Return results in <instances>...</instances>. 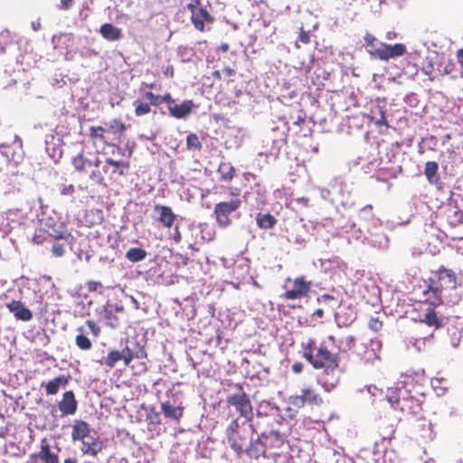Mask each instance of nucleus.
<instances>
[{
	"label": "nucleus",
	"mask_w": 463,
	"mask_h": 463,
	"mask_svg": "<svg viewBox=\"0 0 463 463\" xmlns=\"http://www.w3.org/2000/svg\"><path fill=\"white\" fill-rule=\"evenodd\" d=\"M380 349L381 344L378 341L361 342L355 346L354 354L365 364H373L380 359Z\"/></svg>",
	"instance_id": "nucleus-11"
},
{
	"label": "nucleus",
	"mask_w": 463,
	"mask_h": 463,
	"mask_svg": "<svg viewBox=\"0 0 463 463\" xmlns=\"http://www.w3.org/2000/svg\"><path fill=\"white\" fill-rule=\"evenodd\" d=\"M298 40L301 43H305V44L309 43V42H310L309 33L308 32H305V31H301L300 33H299V36H298Z\"/></svg>",
	"instance_id": "nucleus-55"
},
{
	"label": "nucleus",
	"mask_w": 463,
	"mask_h": 463,
	"mask_svg": "<svg viewBox=\"0 0 463 463\" xmlns=\"http://www.w3.org/2000/svg\"><path fill=\"white\" fill-rule=\"evenodd\" d=\"M86 287H87L89 291L94 292V291H97V290L100 289L102 288V284L99 281L89 280L86 283Z\"/></svg>",
	"instance_id": "nucleus-52"
},
{
	"label": "nucleus",
	"mask_w": 463,
	"mask_h": 463,
	"mask_svg": "<svg viewBox=\"0 0 463 463\" xmlns=\"http://www.w3.org/2000/svg\"><path fill=\"white\" fill-rule=\"evenodd\" d=\"M456 57L458 64L463 69V47L457 51Z\"/></svg>",
	"instance_id": "nucleus-60"
},
{
	"label": "nucleus",
	"mask_w": 463,
	"mask_h": 463,
	"mask_svg": "<svg viewBox=\"0 0 463 463\" xmlns=\"http://www.w3.org/2000/svg\"><path fill=\"white\" fill-rule=\"evenodd\" d=\"M77 335L75 336V344L79 349L89 351L92 348V343L86 335V329L80 326L76 328Z\"/></svg>",
	"instance_id": "nucleus-34"
},
{
	"label": "nucleus",
	"mask_w": 463,
	"mask_h": 463,
	"mask_svg": "<svg viewBox=\"0 0 463 463\" xmlns=\"http://www.w3.org/2000/svg\"><path fill=\"white\" fill-rule=\"evenodd\" d=\"M300 346L302 350V357L305 358L307 362H312L313 354H315L316 350L318 348L317 340L313 337H307L301 341Z\"/></svg>",
	"instance_id": "nucleus-32"
},
{
	"label": "nucleus",
	"mask_w": 463,
	"mask_h": 463,
	"mask_svg": "<svg viewBox=\"0 0 463 463\" xmlns=\"http://www.w3.org/2000/svg\"><path fill=\"white\" fill-rule=\"evenodd\" d=\"M186 148L193 151H201L202 143L195 133H191L186 137Z\"/></svg>",
	"instance_id": "nucleus-45"
},
{
	"label": "nucleus",
	"mask_w": 463,
	"mask_h": 463,
	"mask_svg": "<svg viewBox=\"0 0 463 463\" xmlns=\"http://www.w3.org/2000/svg\"><path fill=\"white\" fill-rule=\"evenodd\" d=\"M90 179L98 184H104V175L99 170H93L90 175Z\"/></svg>",
	"instance_id": "nucleus-49"
},
{
	"label": "nucleus",
	"mask_w": 463,
	"mask_h": 463,
	"mask_svg": "<svg viewBox=\"0 0 463 463\" xmlns=\"http://www.w3.org/2000/svg\"><path fill=\"white\" fill-rule=\"evenodd\" d=\"M334 299H335V298H334L333 296L329 295V294H324V295H322L321 297H319V298H317V300H318L319 302H324V303H326V302L332 301V300H334Z\"/></svg>",
	"instance_id": "nucleus-61"
},
{
	"label": "nucleus",
	"mask_w": 463,
	"mask_h": 463,
	"mask_svg": "<svg viewBox=\"0 0 463 463\" xmlns=\"http://www.w3.org/2000/svg\"><path fill=\"white\" fill-rule=\"evenodd\" d=\"M74 3V0H61V5L59 6L61 10H69Z\"/></svg>",
	"instance_id": "nucleus-58"
},
{
	"label": "nucleus",
	"mask_w": 463,
	"mask_h": 463,
	"mask_svg": "<svg viewBox=\"0 0 463 463\" xmlns=\"http://www.w3.org/2000/svg\"><path fill=\"white\" fill-rule=\"evenodd\" d=\"M369 117L371 121H373L376 127L389 128V124L385 117V111L382 106L376 105L375 107L372 108Z\"/></svg>",
	"instance_id": "nucleus-33"
},
{
	"label": "nucleus",
	"mask_w": 463,
	"mask_h": 463,
	"mask_svg": "<svg viewBox=\"0 0 463 463\" xmlns=\"http://www.w3.org/2000/svg\"><path fill=\"white\" fill-rule=\"evenodd\" d=\"M58 406L62 414H74L78 406L74 392L72 391H66L62 395V399L58 403Z\"/></svg>",
	"instance_id": "nucleus-23"
},
{
	"label": "nucleus",
	"mask_w": 463,
	"mask_h": 463,
	"mask_svg": "<svg viewBox=\"0 0 463 463\" xmlns=\"http://www.w3.org/2000/svg\"><path fill=\"white\" fill-rule=\"evenodd\" d=\"M439 165L435 161H428L425 164L424 175L428 182L431 184H438L439 183V175L438 173Z\"/></svg>",
	"instance_id": "nucleus-35"
},
{
	"label": "nucleus",
	"mask_w": 463,
	"mask_h": 463,
	"mask_svg": "<svg viewBox=\"0 0 463 463\" xmlns=\"http://www.w3.org/2000/svg\"><path fill=\"white\" fill-rule=\"evenodd\" d=\"M42 222V226L41 227H45L47 230H66L63 223L61 222H54L52 221L51 218H49L48 220H46L45 222H43V220L41 221Z\"/></svg>",
	"instance_id": "nucleus-47"
},
{
	"label": "nucleus",
	"mask_w": 463,
	"mask_h": 463,
	"mask_svg": "<svg viewBox=\"0 0 463 463\" xmlns=\"http://www.w3.org/2000/svg\"><path fill=\"white\" fill-rule=\"evenodd\" d=\"M311 287V281L307 280L304 276H299L292 280V288L286 289L281 297L287 300L306 298L310 292Z\"/></svg>",
	"instance_id": "nucleus-12"
},
{
	"label": "nucleus",
	"mask_w": 463,
	"mask_h": 463,
	"mask_svg": "<svg viewBox=\"0 0 463 463\" xmlns=\"http://www.w3.org/2000/svg\"><path fill=\"white\" fill-rule=\"evenodd\" d=\"M443 303V293L429 281V285L422 292V298L420 300L421 306L427 305L428 307H437Z\"/></svg>",
	"instance_id": "nucleus-17"
},
{
	"label": "nucleus",
	"mask_w": 463,
	"mask_h": 463,
	"mask_svg": "<svg viewBox=\"0 0 463 463\" xmlns=\"http://www.w3.org/2000/svg\"><path fill=\"white\" fill-rule=\"evenodd\" d=\"M196 108V105L194 103L192 99H184L181 104H175L169 109V114L175 118H186L189 117L194 109Z\"/></svg>",
	"instance_id": "nucleus-22"
},
{
	"label": "nucleus",
	"mask_w": 463,
	"mask_h": 463,
	"mask_svg": "<svg viewBox=\"0 0 463 463\" xmlns=\"http://www.w3.org/2000/svg\"><path fill=\"white\" fill-rule=\"evenodd\" d=\"M455 216L458 217V219H457L458 222L463 224V213H462V212L456 211L455 212Z\"/></svg>",
	"instance_id": "nucleus-63"
},
{
	"label": "nucleus",
	"mask_w": 463,
	"mask_h": 463,
	"mask_svg": "<svg viewBox=\"0 0 463 463\" xmlns=\"http://www.w3.org/2000/svg\"><path fill=\"white\" fill-rule=\"evenodd\" d=\"M124 310V307L122 306L120 307H113L110 305H108L107 307H104L103 308V317L104 320L106 322V325L111 328H117L119 326V318L114 314V312H122Z\"/></svg>",
	"instance_id": "nucleus-28"
},
{
	"label": "nucleus",
	"mask_w": 463,
	"mask_h": 463,
	"mask_svg": "<svg viewBox=\"0 0 463 463\" xmlns=\"http://www.w3.org/2000/svg\"><path fill=\"white\" fill-rule=\"evenodd\" d=\"M150 98L155 99L154 102H156V107L162 103H165L168 110L170 109V108H172L176 103L175 99H173L170 92H165L163 95H159V94L150 95Z\"/></svg>",
	"instance_id": "nucleus-41"
},
{
	"label": "nucleus",
	"mask_w": 463,
	"mask_h": 463,
	"mask_svg": "<svg viewBox=\"0 0 463 463\" xmlns=\"http://www.w3.org/2000/svg\"><path fill=\"white\" fill-rule=\"evenodd\" d=\"M358 344L359 343L356 342L353 335H347L340 341L339 349L343 352L353 350V353L354 354L355 346H357Z\"/></svg>",
	"instance_id": "nucleus-44"
},
{
	"label": "nucleus",
	"mask_w": 463,
	"mask_h": 463,
	"mask_svg": "<svg viewBox=\"0 0 463 463\" xmlns=\"http://www.w3.org/2000/svg\"><path fill=\"white\" fill-rule=\"evenodd\" d=\"M303 369H304V365L300 362H296L291 366L292 372L297 374L301 373L303 372Z\"/></svg>",
	"instance_id": "nucleus-57"
},
{
	"label": "nucleus",
	"mask_w": 463,
	"mask_h": 463,
	"mask_svg": "<svg viewBox=\"0 0 463 463\" xmlns=\"http://www.w3.org/2000/svg\"><path fill=\"white\" fill-rule=\"evenodd\" d=\"M105 164L113 167L112 174L118 173L120 176H124L130 167L129 162L117 161L110 157L105 159Z\"/></svg>",
	"instance_id": "nucleus-38"
},
{
	"label": "nucleus",
	"mask_w": 463,
	"mask_h": 463,
	"mask_svg": "<svg viewBox=\"0 0 463 463\" xmlns=\"http://www.w3.org/2000/svg\"><path fill=\"white\" fill-rule=\"evenodd\" d=\"M233 387L236 392L227 395V404L234 407L240 417L244 418L247 421H251L253 420L254 413L249 394L246 393L241 383H235Z\"/></svg>",
	"instance_id": "nucleus-5"
},
{
	"label": "nucleus",
	"mask_w": 463,
	"mask_h": 463,
	"mask_svg": "<svg viewBox=\"0 0 463 463\" xmlns=\"http://www.w3.org/2000/svg\"><path fill=\"white\" fill-rule=\"evenodd\" d=\"M219 181L231 183L236 175V169L230 162H221L217 167Z\"/></svg>",
	"instance_id": "nucleus-29"
},
{
	"label": "nucleus",
	"mask_w": 463,
	"mask_h": 463,
	"mask_svg": "<svg viewBox=\"0 0 463 463\" xmlns=\"http://www.w3.org/2000/svg\"><path fill=\"white\" fill-rule=\"evenodd\" d=\"M434 307H427L419 305L418 307V320L421 323L426 324L429 326L434 327L435 329L441 328L443 326L442 319L437 315Z\"/></svg>",
	"instance_id": "nucleus-16"
},
{
	"label": "nucleus",
	"mask_w": 463,
	"mask_h": 463,
	"mask_svg": "<svg viewBox=\"0 0 463 463\" xmlns=\"http://www.w3.org/2000/svg\"><path fill=\"white\" fill-rule=\"evenodd\" d=\"M120 360H122L121 352L113 349L109 352L104 361V364H106L109 368L112 369ZM99 364H102L103 362L99 361Z\"/></svg>",
	"instance_id": "nucleus-42"
},
{
	"label": "nucleus",
	"mask_w": 463,
	"mask_h": 463,
	"mask_svg": "<svg viewBox=\"0 0 463 463\" xmlns=\"http://www.w3.org/2000/svg\"><path fill=\"white\" fill-rule=\"evenodd\" d=\"M229 48H230V45L229 43H222L220 47H219V50L222 51V52H226L229 51Z\"/></svg>",
	"instance_id": "nucleus-64"
},
{
	"label": "nucleus",
	"mask_w": 463,
	"mask_h": 463,
	"mask_svg": "<svg viewBox=\"0 0 463 463\" xmlns=\"http://www.w3.org/2000/svg\"><path fill=\"white\" fill-rule=\"evenodd\" d=\"M74 193V186L72 184L70 185H64L61 189L62 194H72Z\"/></svg>",
	"instance_id": "nucleus-59"
},
{
	"label": "nucleus",
	"mask_w": 463,
	"mask_h": 463,
	"mask_svg": "<svg viewBox=\"0 0 463 463\" xmlns=\"http://www.w3.org/2000/svg\"><path fill=\"white\" fill-rule=\"evenodd\" d=\"M429 281L439 288L442 293L444 290L456 289L460 285L455 271L444 266H440L437 270L432 271Z\"/></svg>",
	"instance_id": "nucleus-9"
},
{
	"label": "nucleus",
	"mask_w": 463,
	"mask_h": 463,
	"mask_svg": "<svg viewBox=\"0 0 463 463\" xmlns=\"http://www.w3.org/2000/svg\"><path fill=\"white\" fill-rule=\"evenodd\" d=\"M412 430L416 437L424 441L431 440L434 438L432 424L425 418L416 420L412 426Z\"/></svg>",
	"instance_id": "nucleus-20"
},
{
	"label": "nucleus",
	"mask_w": 463,
	"mask_h": 463,
	"mask_svg": "<svg viewBox=\"0 0 463 463\" xmlns=\"http://www.w3.org/2000/svg\"><path fill=\"white\" fill-rule=\"evenodd\" d=\"M225 434L231 449L238 458H241L246 449L249 436L245 430L241 429L238 419H234L230 422L226 428Z\"/></svg>",
	"instance_id": "nucleus-7"
},
{
	"label": "nucleus",
	"mask_w": 463,
	"mask_h": 463,
	"mask_svg": "<svg viewBox=\"0 0 463 463\" xmlns=\"http://www.w3.org/2000/svg\"><path fill=\"white\" fill-rule=\"evenodd\" d=\"M8 41H9V33L8 32L0 33V53L5 52V45L8 43Z\"/></svg>",
	"instance_id": "nucleus-51"
},
{
	"label": "nucleus",
	"mask_w": 463,
	"mask_h": 463,
	"mask_svg": "<svg viewBox=\"0 0 463 463\" xmlns=\"http://www.w3.org/2000/svg\"><path fill=\"white\" fill-rule=\"evenodd\" d=\"M27 463H60L59 455L52 450L51 446L43 440L40 450L28 457Z\"/></svg>",
	"instance_id": "nucleus-14"
},
{
	"label": "nucleus",
	"mask_w": 463,
	"mask_h": 463,
	"mask_svg": "<svg viewBox=\"0 0 463 463\" xmlns=\"http://www.w3.org/2000/svg\"><path fill=\"white\" fill-rule=\"evenodd\" d=\"M91 162L84 157V153L81 151L78 156H74L72 159V165L77 171L82 172L85 171L87 166H90Z\"/></svg>",
	"instance_id": "nucleus-43"
},
{
	"label": "nucleus",
	"mask_w": 463,
	"mask_h": 463,
	"mask_svg": "<svg viewBox=\"0 0 463 463\" xmlns=\"http://www.w3.org/2000/svg\"><path fill=\"white\" fill-rule=\"evenodd\" d=\"M358 218L364 228L368 232L370 231L371 226L378 227L380 225V220L374 216L372 205L363 207L360 210Z\"/></svg>",
	"instance_id": "nucleus-25"
},
{
	"label": "nucleus",
	"mask_w": 463,
	"mask_h": 463,
	"mask_svg": "<svg viewBox=\"0 0 463 463\" xmlns=\"http://www.w3.org/2000/svg\"><path fill=\"white\" fill-rule=\"evenodd\" d=\"M364 41L366 51L371 58L378 60L377 52L382 50L381 45L384 43L380 42L374 35L370 33H365Z\"/></svg>",
	"instance_id": "nucleus-30"
},
{
	"label": "nucleus",
	"mask_w": 463,
	"mask_h": 463,
	"mask_svg": "<svg viewBox=\"0 0 463 463\" xmlns=\"http://www.w3.org/2000/svg\"><path fill=\"white\" fill-rule=\"evenodd\" d=\"M122 360L126 366H128L130 363L135 359H144L147 357V353L143 346L137 345V349L133 350L128 345H126L121 351Z\"/></svg>",
	"instance_id": "nucleus-27"
},
{
	"label": "nucleus",
	"mask_w": 463,
	"mask_h": 463,
	"mask_svg": "<svg viewBox=\"0 0 463 463\" xmlns=\"http://www.w3.org/2000/svg\"><path fill=\"white\" fill-rule=\"evenodd\" d=\"M222 72L228 76V77H232L233 75H235V71L230 67H225L223 70H222Z\"/></svg>",
	"instance_id": "nucleus-62"
},
{
	"label": "nucleus",
	"mask_w": 463,
	"mask_h": 463,
	"mask_svg": "<svg viewBox=\"0 0 463 463\" xmlns=\"http://www.w3.org/2000/svg\"><path fill=\"white\" fill-rule=\"evenodd\" d=\"M71 439L81 443L80 451L83 455L96 457L103 449V443L90 424L81 420H76L71 426Z\"/></svg>",
	"instance_id": "nucleus-2"
},
{
	"label": "nucleus",
	"mask_w": 463,
	"mask_h": 463,
	"mask_svg": "<svg viewBox=\"0 0 463 463\" xmlns=\"http://www.w3.org/2000/svg\"><path fill=\"white\" fill-rule=\"evenodd\" d=\"M190 12V19L194 28L203 33L207 31V24H213L215 21L214 17L203 6L201 0H191L186 6Z\"/></svg>",
	"instance_id": "nucleus-8"
},
{
	"label": "nucleus",
	"mask_w": 463,
	"mask_h": 463,
	"mask_svg": "<svg viewBox=\"0 0 463 463\" xmlns=\"http://www.w3.org/2000/svg\"><path fill=\"white\" fill-rule=\"evenodd\" d=\"M269 442H274V446L280 447L284 443L282 435L277 430H271L267 434L262 435V439L258 438L252 440L244 452L254 459L266 457V448Z\"/></svg>",
	"instance_id": "nucleus-6"
},
{
	"label": "nucleus",
	"mask_w": 463,
	"mask_h": 463,
	"mask_svg": "<svg viewBox=\"0 0 463 463\" xmlns=\"http://www.w3.org/2000/svg\"><path fill=\"white\" fill-rule=\"evenodd\" d=\"M147 252L142 248L133 247L126 252V259L130 262H139L145 260Z\"/></svg>",
	"instance_id": "nucleus-40"
},
{
	"label": "nucleus",
	"mask_w": 463,
	"mask_h": 463,
	"mask_svg": "<svg viewBox=\"0 0 463 463\" xmlns=\"http://www.w3.org/2000/svg\"><path fill=\"white\" fill-rule=\"evenodd\" d=\"M69 380L65 375H59L45 383L46 395H55L58 393L60 388H64L68 385Z\"/></svg>",
	"instance_id": "nucleus-31"
},
{
	"label": "nucleus",
	"mask_w": 463,
	"mask_h": 463,
	"mask_svg": "<svg viewBox=\"0 0 463 463\" xmlns=\"http://www.w3.org/2000/svg\"><path fill=\"white\" fill-rule=\"evenodd\" d=\"M316 370L325 369L334 371L339 366L337 354L331 353L323 344L313 354V361L308 362Z\"/></svg>",
	"instance_id": "nucleus-10"
},
{
	"label": "nucleus",
	"mask_w": 463,
	"mask_h": 463,
	"mask_svg": "<svg viewBox=\"0 0 463 463\" xmlns=\"http://www.w3.org/2000/svg\"><path fill=\"white\" fill-rule=\"evenodd\" d=\"M256 222L260 229H270L277 223V219L270 213H258Z\"/></svg>",
	"instance_id": "nucleus-39"
},
{
	"label": "nucleus",
	"mask_w": 463,
	"mask_h": 463,
	"mask_svg": "<svg viewBox=\"0 0 463 463\" xmlns=\"http://www.w3.org/2000/svg\"><path fill=\"white\" fill-rule=\"evenodd\" d=\"M154 211L158 214L156 220L162 223L164 227L168 229L173 227L176 220V214L173 212L170 206L156 204Z\"/></svg>",
	"instance_id": "nucleus-21"
},
{
	"label": "nucleus",
	"mask_w": 463,
	"mask_h": 463,
	"mask_svg": "<svg viewBox=\"0 0 463 463\" xmlns=\"http://www.w3.org/2000/svg\"><path fill=\"white\" fill-rule=\"evenodd\" d=\"M301 231H304V226L298 227L295 229V232L288 233V241L298 245L304 244L306 242V238L300 233Z\"/></svg>",
	"instance_id": "nucleus-46"
},
{
	"label": "nucleus",
	"mask_w": 463,
	"mask_h": 463,
	"mask_svg": "<svg viewBox=\"0 0 463 463\" xmlns=\"http://www.w3.org/2000/svg\"><path fill=\"white\" fill-rule=\"evenodd\" d=\"M288 404L289 411H298L304 407L313 409L324 404V399L318 390L310 384H305L298 393L288 396Z\"/></svg>",
	"instance_id": "nucleus-4"
},
{
	"label": "nucleus",
	"mask_w": 463,
	"mask_h": 463,
	"mask_svg": "<svg viewBox=\"0 0 463 463\" xmlns=\"http://www.w3.org/2000/svg\"><path fill=\"white\" fill-rule=\"evenodd\" d=\"M172 238L173 240L175 241V243H180L181 241H182V234H181V232H180V229H179V226L176 225L175 227V231H174V233L172 235Z\"/></svg>",
	"instance_id": "nucleus-56"
},
{
	"label": "nucleus",
	"mask_w": 463,
	"mask_h": 463,
	"mask_svg": "<svg viewBox=\"0 0 463 463\" xmlns=\"http://www.w3.org/2000/svg\"><path fill=\"white\" fill-rule=\"evenodd\" d=\"M383 326L382 321H380L377 317H372L369 321V327L377 332L379 331Z\"/></svg>",
	"instance_id": "nucleus-53"
},
{
	"label": "nucleus",
	"mask_w": 463,
	"mask_h": 463,
	"mask_svg": "<svg viewBox=\"0 0 463 463\" xmlns=\"http://www.w3.org/2000/svg\"><path fill=\"white\" fill-rule=\"evenodd\" d=\"M386 400L392 408L407 415H418L422 411L423 394L415 393L405 387H390L386 392Z\"/></svg>",
	"instance_id": "nucleus-1"
},
{
	"label": "nucleus",
	"mask_w": 463,
	"mask_h": 463,
	"mask_svg": "<svg viewBox=\"0 0 463 463\" xmlns=\"http://www.w3.org/2000/svg\"><path fill=\"white\" fill-rule=\"evenodd\" d=\"M100 34L109 41H117L121 38V30L112 24H104L100 27Z\"/></svg>",
	"instance_id": "nucleus-37"
},
{
	"label": "nucleus",
	"mask_w": 463,
	"mask_h": 463,
	"mask_svg": "<svg viewBox=\"0 0 463 463\" xmlns=\"http://www.w3.org/2000/svg\"><path fill=\"white\" fill-rule=\"evenodd\" d=\"M89 131V137L94 146L100 142L105 146H111L110 137L106 135L104 127L91 126L90 127Z\"/></svg>",
	"instance_id": "nucleus-26"
},
{
	"label": "nucleus",
	"mask_w": 463,
	"mask_h": 463,
	"mask_svg": "<svg viewBox=\"0 0 463 463\" xmlns=\"http://www.w3.org/2000/svg\"><path fill=\"white\" fill-rule=\"evenodd\" d=\"M231 199L217 203L213 208V215L219 226L226 228L231 225V214L237 212L241 206V189L228 187Z\"/></svg>",
	"instance_id": "nucleus-3"
},
{
	"label": "nucleus",
	"mask_w": 463,
	"mask_h": 463,
	"mask_svg": "<svg viewBox=\"0 0 463 463\" xmlns=\"http://www.w3.org/2000/svg\"><path fill=\"white\" fill-rule=\"evenodd\" d=\"M127 130L126 124L119 118L111 119L105 128L106 135L110 137L111 146H116V142H120Z\"/></svg>",
	"instance_id": "nucleus-19"
},
{
	"label": "nucleus",
	"mask_w": 463,
	"mask_h": 463,
	"mask_svg": "<svg viewBox=\"0 0 463 463\" xmlns=\"http://www.w3.org/2000/svg\"><path fill=\"white\" fill-rule=\"evenodd\" d=\"M161 411L165 418L179 420L183 417V407H175L169 402L161 403Z\"/></svg>",
	"instance_id": "nucleus-36"
},
{
	"label": "nucleus",
	"mask_w": 463,
	"mask_h": 463,
	"mask_svg": "<svg viewBox=\"0 0 463 463\" xmlns=\"http://www.w3.org/2000/svg\"><path fill=\"white\" fill-rule=\"evenodd\" d=\"M150 95H154L151 90L139 88L138 97L133 101L134 113L137 117L148 115L152 110L151 107H156L155 99H151Z\"/></svg>",
	"instance_id": "nucleus-13"
},
{
	"label": "nucleus",
	"mask_w": 463,
	"mask_h": 463,
	"mask_svg": "<svg viewBox=\"0 0 463 463\" xmlns=\"http://www.w3.org/2000/svg\"><path fill=\"white\" fill-rule=\"evenodd\" d=\"M6 307L12 313H14L17 320L30 321L33 318V313L30 309L24 307V305L19 300H12L6 304Z\"/></svg>",
	"instance_id": "nucleus-24"
},
{
	"label": "nucleus",
	"mask_w": 463,
	"mask_h": 463,
	"mask_svg": "<svg viewBox=\"0 0 463 463\" xmlns=\"http://www.w3.org/2000/svg\"><path fill=\"white\" fill-rule=\"evenodd\" d=\"M86 325L95 337H98L100 335V327L93 320H87Z\"/></svg>",
	"instance_id": "nucleus-50"
},
{
	"label": "nucleus",
	"mask_w": 463,
	"mask_h": 463,
	"mask_svg": "<svg viewBox=\"0 0 463 463\" xmlns=\"http://www.w3.org/2000/svg\"><path fill=\"white\" fill-rule=\"evenodd\" d=\"M66 230H47L45 227H40L35 230L32 241L34 244L42 245L44 242H50L52 240L66 239Z\"/></svg>",
	"instance_id": "nucleus-15"
},
{
	"label": "nucleus",
	"mask_w": 463,
	"mask_h": 463,
	"mask_svg": "<svg viewBox=\"0 0 463 463\" xmlns=\"http://www.w3.org/2000/svg\"><path fill=\"white\" fill-rule=\"evenodd\" d=\"M381 47L382 50L377 52L378 60L384 61L402 57L407 52V48L403 43H395L392 45L384 43Z\"/></svg>",
	"instance_id": "nucleus-18"
},
{
	"label": "nucleus",
	"mask_w": 463,
	"mask_h": 463,
	"mask_svg": "<svg viewBox=\"0 0 463 463\" xmlns=\"http://www.w3.org/2000/svg\"><path fill=\"white\" fill-rule=\"evenodd\" d=\"M52 256L61 258L65 253V246L63 243L54 242L51 248Z\"/></svg>",
	"instance_id": "nucleus-48"
},
{
	"label": "nucleus",
	"mask_w": 463,
	"mask_h": 463,
	"mask_svg": "<svg viewBox=\"0 0 463 463\" xmlns=\"http://www.w3.org/2000/svg\"><path fill=\"white\" fill-rule=\"evenodd\" d=\"M291 119L293 120L292 123L294 125L300 126L301 124H303L305 122V115L303 110H298L296 118L291 117Z\"/></svg>",
	"instance_id": "nucleus-54"
}]
</instances>
